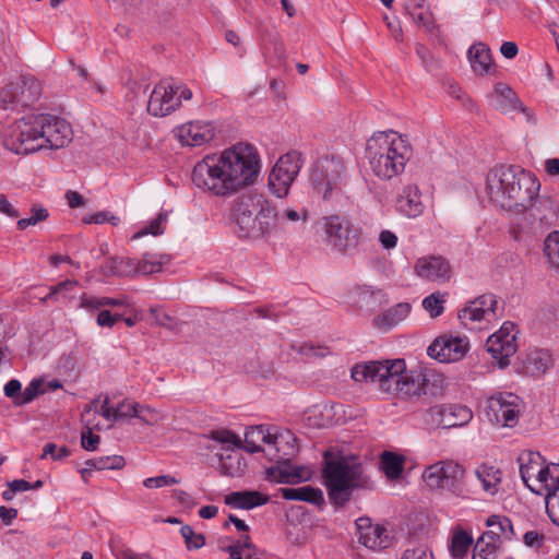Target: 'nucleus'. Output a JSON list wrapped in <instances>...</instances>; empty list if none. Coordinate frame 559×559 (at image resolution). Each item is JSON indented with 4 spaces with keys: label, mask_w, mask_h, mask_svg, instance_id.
I'll return each instance as SVG.
<instances>
[{
    "label": "nucleus",
    "mask_w": 559,
    "mask_h": 559,
    "mask_svg": "<svg viewBox=\"0 0 559 559\" xmlns=\"http://www.w3.org/2000/svg\"><path fill=\"white\" fill-rule=\"evenodd\" d=\"M423 479L432 491L467 498L464 488L465 469L453 460H442L427 466Z\"/></svg>",
    "instance_id": "0eeeda50"
},
{
    "label": "nucleus",
    "mask_w": 559,
    "mask_h": 559,
    "mask_svg": "<svg viewBox=\"0 0 559 559\" xmlns=\"http://www.w3.org/2000/svg\"><path fill=\"white\" fill-rule=\"evenodd\" d=\"M97 402L98 400H93L85 406L84 412L82 413V423L84 424V429L81 433V444L82 448L86 451H95L100 441V437L92 432L93 428H97V425H95L90 418L93 407L96 408Z\"/></svg>",
    "instance_id": "f704fd0d"
},
{
    "label": "nucleus",
    "mask_w": 559,
    "mask_h": 559,
    "mask_svg": "<svg viewBox=\"0 0 559 559\" xmlns=\"http://www.w3.org/2000/svg\"><path fill=\"white\" fill-rule=\"evenodd\" d=\"M473 536L460 528L455 527L452 532L450 552L454 559H463L466 557L471 546L473 545Z\"/></svg>",
    "instance_id": "e433bc0d"
},
{
    "label": "nucleus",
    "mask_w": 559,
    "mask_h": 559,
    "mask_svg": "<svg viewBox=\"0 0 559 559\" xmlns=\"http://www.w3.org/2000/svg\"><path fill=\"white\" fill-rule=\"evenodd\" d=\"M499 548L490 543H485L480 546L479 539H477L472 559H497V550Z\"/></svg>",
    "instance_id": "4d7b16f0"
},
{
    "label": "nucleus",
    "mask_w": 559,
    "mask_h": 559,
    "mask_svg": "<svg viewBox=\"0 0 559 559\" xmlns=\"http://www.w3.org/2000/svg\"><path fill=\"white\" fill-rule=\"evenodd\" d=\"M48 455L52 460H62L70 455V450L64 445L58 448L55 443H47L43 448V454L40 455V459H45Z\"/></svg>",
    "instance_id": "e2e57ef3"
},
{
    "label": "nucleus",
    "mask_w": 559,
    "mask_h": 559,
    "mask_svg": "<svg viewBox=\"0 0 559 559\" xmlns=\"http://www.w3.org/2000/svg\"><path fill=\"white\" fill-rule=\"evenodd\" d=\"M136 418L144 425L155 426L165 419V415L148 405L139 404Z\"/></svg>",
    "instance_id": "a18cd8bd"
},
{
    "label": "nucleus",
    "mask_w": 559,
    "mask_h": 559,
    "mask_svg": "<svg viewBox=\"0 0 559 559\" xmlns=\"http://www.w3.org/2000/svg\"><path fill=\"white\" fill-rule=\"evenodd\" d=\"M346 169L343 160L335 156L320 159L313 167L310 179L316 191L324 200L340 192L345 183Z\"/></svg>",
    "instance_id": "1a4fd4ad"
},
{
    "label": "nucleus",
    "mask_w": 559,
    "mask_h": 559,
    "mask_svg": "<svg viewBox=\"0 0 559 559\" xmlns=\"http://www.w3.org/2000/svg\"><path fill=\"white\" fill-rule=\"evenodd\" d=\"M415 274L427 281H448L451 266L441 255H427L417 259L414 265Z\"/></svg>",
    "instance_id": "6ab92c4d"
},
{
    "label": "nucleus",
    "mask_w": 559,
    "mask_h": 559,
    "mask_svg": "<svg viewBox=\"0 0 559 559\" xmlns=\"http://www.w3.org/2000/svg\"><path fill=\"white\" fill-rule=\"evenodd\" d=\"M322 228L329 243L342 254L354 251L360 243V229L345 216L331 215L323 217Z\"/></svg>",
    "instance_id": "9b49d317"
},
{
    "label": "nucleus",
    "mask_w": 559,
    "mask_h": 559,
    "mask_svg": "<svg viewBox=\"0 0 559 559\" xmlns=\"http://www.w3.org/2000/svg\"><path fill=\"white\" fill-rule=\"evenodd\" d=\"M432 424L440 428L450 429L462 427L473 418V412L461 404H442L429 409Z\"/></svg>",
    "instance_id": "a211bd4d"
},
{
    "label": "nucleus",
    "mask_w": 559,
    "mask_h": 559,
    "mask_svg": "<svg viewBox=\"0 0 559 559\" xmlns=\"http://www.w3.org/2000/svg\"><path fill=\"white\" fill-rule=\"evenodd\" d=\"M276 428L254 426L250 427L245 432V449L250 453L264 451L263 444L271 448L272 439Z\"/></svg>",
    "instance_id": "c85d7f7f"
},
{
    "label": "nucleus",
    "mask_w": 559,
    "mask_h": 559,
    "mask_svg": "<svg viewBox=\"0 0 559 559\" xmlns=\"http://www.w3.org/2000/svg\"><path fill=\"white\" fill-rule=\"evenodd\" d=\"M180 532L189 549H199L205 544L203 535L195 534L189 525H183Z\"/></svg>",
    "instance_id": "603ef678"
},
{
    "label": "nucleus",
    "mask_w": 559,
    "mask_h": 559,
    "mask_svg": "<svg viewBox=\"0 0 559 559\" xmlns=\"http://www.w3.org/2000/svg\"><path fill=\"white\" fill-rule=\"evenodd\" d=\"M211 439L226 445L227 449L230 447L239 448L241 444L239 437L226 429L212 431Z\"/></svg>",
    "instance_id": "3c124183"
},
{
    "label": "nucleus",
    "mask_w": 559,
    "mask_h": 559,
    "mask_svg": "<svg viewBox=\"0 0 559 559\" xmlns=\"http://www.w3.org/2000/svg\"><path fill=\"white\" fill-rule=\"evenodd\" d=\"M486 524L489 530L478 538L480 546L490 543L493 546L501 547L503 540H511L514 536L512 522L507 516L491 515Z\"/></svg>",
    "instance_id": "4be33fe9"
},
{
    "label": "nucleus",
    "mask_w": 559,
    "mask_h": 559,
    "mask_svg": "<svg viewBox=\"0 0 559 559\" xmlns=\"http://www.w3.org/2000/svg\"><path fill=\"white\" fill-rule=\"evenodd\" d=\"M180 483V479L174 477V476H170V475H160V476H156V477H148L146 478L144 481H143V485L146 487V488H162V487H166V486H171V485H176V484H179Z\"/></svg>",
    "instance_id": "bf43d9fd"
},
{
    "label": "nucleus",
    "mask_w": 559,
    "mask_h": 559,
    "mask_svg": "<svg viewBox=\"0 0 559 559\" xmlns=\"http://www.w3.org/2000/svg\"><path fill=\"white\" fill-rule=\"evenodd\" d=\"M469 349L466 336L441 335L427 348V354L440 362H454L463 359Z\"/></svg>",
    "instance_id": "dca6fc26"
},
{
    "label": "nucleus",
    "mask_w": 559,
    "mask_h": 559,
    "mask_svg": "<svg viewBox=\"0 0 559 559\" xmlns=\"http://www.w3.org/2000/svg\"><path fill=\"white\" fill-rule=\"evenodd\" d=\"M269 500V496L254 490L233 491L224 498L225 504L242 510H251L264 506Z\"/></svg>",
    "instance_id": "a878e982"
},
{
    "label": "nucleus",
    "mask_w": 559,
    "mask_h": 559,
    "mask_svg": "<svg viewBox=\"0 0 559 559\" xmlns=\"http://www.w3.org/2000/svg\"><path fill=\"white\" fill-rule=\"evenodd\" d=\"M540 483L536 485V491H546V512L548 513V500L552 496H559V464H545Z\"/></svg>",
    "instance_id": "72a5a7b5"
},
{
    "label": "nucleus",
    "mask_w": 559,
    "mask_h": 559,
    "mask_svg": "<svg viewBox=\"0 0 559 559\" xmlns=\"http://www.w3.org/2000/svg\"><path fill=\"white\" fill-rule=\"evenodd\" d=\"M37 115L23 117L1 131L4 147L15 154L28 155L40 151V132Z\"/></svg>",
    "instance_id": "6e6552de"
},
{
    "label": "nucleus",
    "mask_w": 559,
    "mask_h": 559,
    "mask_svg": "<svg viewBox=\"0 0 559 559\" xmlns=\"http://www.w3.org/2000/svg\"><path fill=\"white\" fill-rule=\"evenodd\" d=\"M278 217L288 222H306L308 212L287 209L278 214L272 202L258 192H249L235 200L234 222L240 237L249 239L270 237Z\"/></svg>",
    "instance_id": "7ed1b4c3"
},
{
    "label": "nucleus",
    "mask_w": 559,
    "mask_h": 559,
    "mask_svg": "<svg viewBox=\"0 0 559 559\" xmlns=\"http://www.w3.org/2000/svg\"><path fill=\"white\" fill-rule=\"evenodd\" d=\"M523 543L527 547L539 549L545 543V535L538 531H527L523 535Z\"/></svg>",
    "instance_id": "69168bd1"
},
{
    "label": "nucleus",
    "mask_w": 559,
    "mask_h": 559,
    "mask_svg": "<svg viewBox=\"0 0 559 559\" xmlns=\"http://www.w3.org/2000/svg\"><path fill=\"white\" fill-rule=\"evenodd\" d=\"M260 173V158L253 145L237 143L219 154L204 156L192 170L191 180L201 191L228 198L252 185Z\"/></svg>",
    "instance_id": "f257e3e1"
},
{
    "label": "nucleus",
    "mask_w": 559,
    "mask_h": 559,
    "mask_svg": "<svg viewBox=\"0 0 559 559\" xmlns=\"http://www.w3.org/2000/svg\"><path fill=\"white\" fill-rule=\"evenodd\" d=\"M83 222L85 224H104V223H110L114 226H117L120 223V218L112 215L108 211H102L96 214L85 216L83 218Z\"/></svg>",
    "instance_id": "13d9d810"
},
{
    "label": "nucleus",
    "mask_w": 559,
    "mask_h": 559,
    "mask_svg": "<svg viewBox=\"0 0 559 559\" xmlns=\"http://www.w3.org/2000/svg\"><path fill=\"white\" fill-rule=\"evenodd\" d=\"M166 222H167V213L162 212L147 226L143 227L141 230L135 233L131 239L135 240V239H139L146 235H153V236L162 235V234H164Z\"/></svg>",
    "instance_id": "c03bdc74"
},
{
    "label": "nucleus",
    "mask_w": 559,
    "mask_h": 559,
    "mask_svg": "<svg viewBox=\"0 0 559 559\" xmlns=\"http://www.w3.org/2000/svg\"><path fill=\"white\" fill-rule=\"evenodd\" d=\"M468 59L473 71L479 75L489 73L493 66L490 49L483 43L471 46Z\"/></svg>",
    "instance_id": "473e14b6"
},
{
    "label": "nucleus",
    "mask_w": 559,
    "mask_h": 559,
    "mask_svg": "<svg viewBox=\"0 0 559 559\" xmlns=\"http://www.w3.org/2000/svg\"><path fill=\"white\" fill-rule=\"evenodd\" d=\"M403 455L384 451L380 456V467L389 479H397L404 471Z\"/></svg>",
    "instance_id": "4c0bfd02"
},
{
    "label": "nucleus",
    "mask_w": 559,
    "mask_h": 559,
    "mask_svg": "<svg viewBox=\"0 0 559 559\" xmlns=\"http://www.w3.org/2000/svg\"><path fill=\"white\" fill-rule=\"evenodd\" d=\"M43 381L38 379H34L33 381H31V383L24 389V391H21V395L16 401V406L28 404L33 400H35L39 394L45 393L46 390L43 389Z\"/></svg>",
    "instance_id": "49530a36"
},
{
    "label": "nucleus",
    "mask_w": 559,
    "mask_h": 559,
    "mask_svg": "<svg viewBox=\"0 0 559 559\" xmlns=\"http://www.w3.org/2000/svg\"><path fill=\"white\" fill-rule=\"evenodd\" d=\"M296 453L297 445L294 435L288 430L278 432L276 429L267 454L278 457V461H290Z\"/></svg>",
    "instance_id": "bb28decb"
},
{
    "label": "nucleus",
    "mask_w": 559,
    "mask_h": 559,
    "mask_svg": "<svg viewBox=\"0 0 559 559\" xmlns=\"http://www.w3.org/2000/svg\"><path fill=\"white\" fill-rule=\"evenodd\" d=\"M278 492L286 500L305 501L318 507L324 504L323 491L310 485L298 488H280Z\"/></svg>",
    "instance_id": "7c9ffc66"
},
{
    "label": "nucleus",
    "mask_w": 559,
    "mask_h": 559,
    "mask_svg": "<svg viewBox=\"0 0 559 559\" xmlns=\"http://www.w3.org/2000/svg\"><path fill=\"white\" fill-rule=\"evenodd\" d=\"M97 400L96 409L93 407L92 413H94V415L100 414L105 419L116 421V406L112 407L109 405V396L106 395L102 404L99 397Z\"/></svg>",
    "instance_id": "052dcab7"
},
{
    "label": "nucleus",
    "mask_w": 559,
    "mask_h": 559,
    "mask_svg": "<svg viewBox=\"0 0 559 559\" xmlns=\"http://www.w3.org/2000/svg\"><path fill=\"white\" fill-rule=\"evenodd\" d=\"M104 297H97L94 295L83 294L80 297V307L92 312L96 310H103L104 304H103Z\"/></svg>",
    "instance_id": "680f3d73"
},
{
    "label": "nucleus",
    "mask_w": 559,
    "mask_h": 559,
    "mask_svg": "<svg viewBox=\"0 0 559 559\" xmlns=\"http://www.w3.org/2000/svg\"><path fill=\"white\" fill-rule=\"evenodd\" d=\"M459 318L467 325L468 323L480 322L483 320L489 321L492 317L483 308L474 305V301H471L467 307L459 312Z\"/></svg>",
    "instance_id": "79ce46f5"
},
{
    "label": "nucleus",
    "mask_w": 559,
    "mask_h": 559,
    "mask_svg": "<svg viewBox=\"0 0 559 559\" xmlns=\"http://www.w3.org/2000/svg\"><path fill=\"white\" fill-rule=\"evenodd\" d=\"M276 465L266 469V479L272 483L278 484H296L302 479L301 471L295 468L289 463L290 461H278V457H273Z\"/></svg>",
    "instance_id": "c756f323"
},
{
    "label": "nucleus",
    "mask_w": 559,
    "mask_h": 559,
    "mask_svg": "<svg viewBox=\"0 0 559 559\" xmlns=\"http://www.w3.org/2000/svg\"><path fill=\"white\" fill-rule=\"evenodd\" d=\"M402 559H433L432 554L427 549L426 546H416L408 548L403 554Z\"/></svg>",
    "instance_id": "338daca9"
},
{
    "label": "nucleus",
    "mask_w": 559,
    "mask_h": 559,
    "mask_svg": "<svg viewBox=\"0 0 559 559\" xmlns=\"http://www.w3.org/2000/svg\"><path fill=\"white\" fill-rule=\"evenodd\" d=\"M518 462L523 483L532 491H536V485L540 483V477L544 475L545 459L538 452L524 451L519 455Z\"/></svg>",
    "instance_id": "aec40b11"
},
{
    "label": "nucleus",
    "mask_w": 559,
    "mask_h": 559,
    "mask_svg": "<svg viewBox=\"0 0 559 559\" xmlns=\"http://www.w3.org/2000/svg\"><path fill=\"white\" fill-rule=\"evenodd\" d=\"M241 456L238 453H230L222 456L219 461V469L223 475L236 476L240 471Z\"/></svg>",
    "instance_id": "de8ad7c7"
},
{
    "label": "nucleus",
    "mask_w": 559,
    "mask_h": 559,
    "mask_svg": "<svg viewBox=\"0 0 559 559\" xmlns=\"http://www.w3.org/2000/svg\"><path fill=\"white\" fill-rule=\"evenodd\" d=\"M31 490V483L24 479H14L8 483V489L2 492L5 501H11L16 492Z\"/></svg>",
    "instance_id": "6e6d98bb"
},
{
    "label": "nucleus",
    "mask_w": 559,
    "mask_h": 559,
    "mask_svg": "<svg viewBox=\"0 0 559 559\" xmlns=\"http://www.w3.org/2000/svg\"><path fill=\"white\" fill-rule=\"evenodd\" d=\"M411 310V304L399 302L376 316L372 320V325L382 332H389L403 322L409 316Z\"/></svg>",
    "instance_id": "393cba45"
},
{
    "label": "nucleus",
    "mask_w": 559,
    "mask_h": 559,
    "mask_svg": "<svg viewBox=\"0 0 559 559\" xmlns=\"http://www.w3.org/2000/svg\"><path fill=\"white\" fill-rule=\"evenodd\" d=\"M544 251L550 265L559 270V231H552L547 236Z\"/></svg>",
    "instance_id": "37998d69"
},
{
    "label": "nucleus",
    "mask_w": 559,
    "mask_h": 559,
    "mask_svg": "<svg viewBox=\"0 0 559 559\" xmlns=\"http://www.w3.org/2000/svg\"><path fill=\"white\" fill-rule=\"evenodd\" d=\"M121 314H112L109 310L103 309L98 312L96 322L102 328H112L118 321L122 320Z\"/></svg>",
    "instance_id": "0e129e2a"
},
{
    "label": "nucleus",
    "mask_w": 559,
    "mask_h": 559,
    "mask_svg": "<svg viewBox=\"0 0 559 559\" xmlns=\"http://www.w3.org/2000/svg\"><path fill=\"white\" fill-rule=\"evenodd\" d=\"M114 556L116 559H150L148 554H138L128 547L116 549Z\"/></svg>",
    "instance_id": "774afa93"
},
{
    "label": "nucleus",
    "mask_w": 559,
    "mask_h": 559,
    "mask_svg": "<svg viewBox=\"0 0 559 559\" xmlns=\"http://www.w3.org/2000/svg\"><path fill=\"white\" fill-rule=\"evenodd\" d=\"M492 105L501 112L522 109L515 93L504 83H497L491 94Z\"/></svg>",
    "instance_id": "2f4dec72"
},
{
    "label": "nucleus",
    "mask_w": 559,
    "mask_h": 559,
    "mask_svg": "<svg viewBox=\"0 0 559 559\" xmlns=\"http://www.w3.org/2000/svg\"><path fill=\"white\" fill-rule=\"evenodd\" d=\"M413 156L409 136L394 130L377 131L366 142L365 157L373 176L381 181L401 176Z\"/></svg>",
    "instance_id": "20e7f679"
},
{
    "label": "nucleus",
    "mask_w": 559,
    "mask_h": 559,
    "mask_svg": "<svg viewBox=\"0 0 559 559\" xmlns=\"http://www.w3.org/2000/svg\"><path fill=\"white\" fill-rule=\"evenodd\" d=\"M227 551L234 559L237 557L241 559H261L249 535L242 536L235 544L228 546Z\"/></svg>",
    "instance_id": "58836bf2"
},
{
    "label": "nucleus",
    "mask_w": 559,
    "mask_h": 559,
    "mask_svg": "<svg viewBox=\"0 0 559 559\" xmlns=\"http://www.w3.org/2000/svg\"><path fill=\"white\" fill-rule=\"evenodd\" d=\"M473 301L474 305L483 308L487 313L491 314V317L497 316L498 300L493 294H484Z\"/></svg>",
    "instance_id": "5fc2aeb1"
},
{
    "label": "nucleus",
    "mask_w": 559,
    "mask_h": 559,
    "mask_svg": "<svg viewBox=\"0 0 559 559\" xmlns=\"http://www.w3.org/2000/svg\"><path fill=\"white\" fill-rule=\"evenodd\" d=\"M447 295V293L435 292L424 298L423 308L432 319L438 318L443 313Z\"/></svg>",
    "instance_id": "ea45409f"
},
{
    "label": "nucleus",
    "mask_w": 559,
    "mask_h": 559,
    "mask_svg": "<svg viewBox=\"0 0 559 559\" xmlns=\"http://www.w3.org/2000/svg\"><path fill=\"white\" fill-rule=\"evenodd\" d=\"M424 209L419 188L414 183L403 187L396 198L397 212L408 218H416L423 214Z\"/></svg>",
    "instance_id": "b1692460"
},
{
    "label": "nucleus",
    "mask_w": 559,
    "mask_h": 559,
    "mask_svg": "<svg viewBox=\"0 0 559 559\" xmlns=\"http://www.w3.org/2000/svg\"><path fill=\"white\" fill-rule=\"evenodd\" d=\"M540 182L520 166L500 165L486 177V193L496 206L516 213H527L540 224L554 215L552 202L539 198Z\"/></svg>",
    "instance_id": "f03ea898"
},
{
    "label": "nucleus",
    "mask_w": 559,
    "mask_h": 559,
    "mask_svg": "<svg viewBox=\"0 0 559 559\" xmlns=\"http://www.w3.org/2000/svg\"><path fill=\"white\" fill-rule=\"evenodd\" d=\"M301 153L289 151L278 158L269 176V188L277 198L287 195L302 166Z\"/></svg>",
    "instance_id": "f8f14e48"
},
{
    "label": "nucleus",
    "mask_w": 559,
    "mask_h": 559,
    "mask_svg": "<svg viewBox=\"0 0 559 559\" xmlns=\"http://www.w3.org/2000/svg\"><path fill=\"white\" fill-rule=\"evenodd\" d=\"M516 326L512 322H504L501 328L487 340V350L498 361L500 368L510 365V357L518 350Z\"/></svg>",
    "instance_id": "2eb2a0df"
},
{
    "label": "nucleus",
    "mask_w": 559,
    "mask_h": 559,
    "mask_svg": "<svg viewBox=\"0 0 559 559\" xmlns=\"http://www.w3.org/2000/svg\"><path fill=\"white\" fill-rule=\"evenodd\" d=\"M322 479L328 497L335 508H343L356 489H372L373 483L362 464L354 456L324 453Z\"/></svg>",
    "instance_id": "423d86ee"
},
{
    "label": "nucleus",
    "mask_w": 559,
    "mask_h": 559,
    "mask_svg": "<svg viewBox=\"0 0 559 559\" xmlns=\"http://www.w3.org/2000/svg\"><path fill=\"white\" fill-rule=\"evenodd\" d=\"M357 528L359 543L367 548L373 550L384 549L391 544L386 530L379 524H371L369 519L360 518L357 521Z\"/></svg>",
    "instance_id": "5701e85b"
},
{
    "label": "nucleus",
    "mask_w": 559,
    "mask_h": 559,
    "mask_svg": "<svg viewBox=\"0 0 559 559\" xmlns=\"http://www.w3.org/2000/svg\"><path fill=\"white\" fill-rule=\"evenodd\" d=\"M49 216L48 211L40 205H33L32 215L27 218H21L17 221L16 225L20 230L26 229L28 226H34L39 222L46 221Z\"/></svg>",
    "instance_id": "8fccbe9b"
},
{
    "label": "nucleus",
    "mask_w": 559,
    "mask_h": 559,
    "mask_svg": "<svg viewBox=\"0 0 559 559\" xmlns=\"http://www.w3.org/2000/svg\"><path fill=\"white\" fill-rule=\"evenodd\" d=\"M41 150H58L66 146L72 140L71 126L62 118L51 115H37Z\"/></svg>",
    "instance_id": "4468645a"
},
{
    "label": "nucleus",
    "mask_w": 559,
    "mask_h": 559,
    "mask_svg": "<svg viewBox=\"0 0 559 559\" xmlns=\"http://www.w3.org/2000/svg\"><path fill=\"white\" fill-rule=\"evenodd\" d=\"M352 378L356 382L371 381L380 389L401 397L426 394L428 379L423 372L408 371L404 359L369 361L356 365L352 369Z\"/></svg>",
    "instance_id": "39448f33"
},
{
    "label": "nucleus",
    "mask_w": 559,
    "mask_h": 559,
    "mask_svg": "<svg viewBox=\"0 0 559 559\" xmlns=\"http://www.w3.org/2000/svg\"><path fill=\"white\" fill-rule=\"evenodd\" d=\"M176 136L182 145L201 146L214 138V128L210 122H188L175 130Z\"/></svg>",
    "instance_id": "412c9836"
},
{
    "label": "nucleus",
    "mask_w": 559,
    "mask_h": 559,
    "mask_svg": "<svg viewBox=\"0 0 559 559\" xmlns=\"http://www.w3.org/2000/svg\"><path fill=\"white\" fill-rule=\"evenodd\" d=\"M79 286L76 281L67 280L55 286L50 287L49 294L44 298V300H56L59 301L61 299H72V293Z\"/></svg>",
    "instance_id": "a19ab883"
},
{
    "label": "nucleus",
    "mask_w": 559,
    "mask_h": 559,
    "mask_svg": "<svg viewBox=\"0 0 559 559\" xmlns=\"http://www.w3.org/2000/svg\"><path fill=\"white\" fill-rule=\"evenodd\" d=\"M124 465L126 461L121 455L97 457V471L121 469Z\"/></svg>",
    "instance_id": "864d4df0"
},
{
    "label": "nucleus",
    "mask_w": 559,
    "mask_h": 559,
    "mask_svg": "<svg viewBox=\"0 0 559 559\" xmlns=\"http://www.w3.org/2000/svg\"><path fill=\"white\" fill-rule=\"evenodd\" d=\"M139 404L131 399H124L119 402L116 406V421L136 418Z\"/></svg>",
    "instance_id": "09e8293b"
},
{
    "label": "nucleus",
    "mask_w": 559,
    "mask_h": 559,
    "mask_svg": "<svg viewBox=\"0 0 559 559\" xmlns=\"http://www.w3.org/2000/svg\"><path fill=\"white\" fill-rule=\"evenodd\" d=\"M476 476L480 480L484 491L490 496L498 492L501 483V471L499 468L481 464L476 469Z\"/></svg>",
    "instance_id": "c9c22d12"
},
{
    "label": "nucleus",
    "mask_w": 559,
    "mask_h": 559,
    "mask_svg": "<svg viewBox=\"0 0 559 559\" xmlns=\"http://www.w3.org/2000/svg\"><path fill=\"white\" fill-rule=\"evenodd\" d=\"M522 411L521 399L510 392L497 393L486 401L485 414L487 418L502 427H514Z\"/></svg>",
    "instance_id": "ddd939ff"
},
{
    "label": "nucleus",
    "mask_w": 559,
    "mask_h": 559,
    "mask_svg": "<svg viewBox=\"0 0 559 559\" xmlns=\"http://www.w3.org/2000/svg\"><path fill=\"white\" fill-rule=\"evenodd\" d=\"M180 107V97L175 85L163 80L153 88L147 103V111L155 117H165Z\"/></svg>",
    "instance_id": "f3484780"
},
{
    "label": "nucleus",
    "mask_w": 559,
    "mask_h": 559,
    "mask_svg": "<svg viewBox=\"0 0 559 559\" xmlns=\"http://www.w3.org/2000/svg\"><path fill=\"white\" fill-rule=\"evenodd\" d=\"M550 365V355L545 349H531L521 359V372L538 377L546 372Z\"/></svg>",
    "instance_id": "cd10ccee"
},
{
    "label": "nucleus",
    "mask_w": 559,
    "mask_h": 559,
    "mask_svg": "<svg viewBox=\"0 0 559 559\" xmlns=\"http://www.w3.org/2000/svg\"><path fill=\"white\" fill-rule=\"evenodd\" d=\"M170 257L162 254L155 258L154 254L145 253L142 259L111 258L103 266L104 275L133 276L158 273L163 266L168 264Z\"/></svg>",
    "instance_id": "9d476101"
}]
</instances>
